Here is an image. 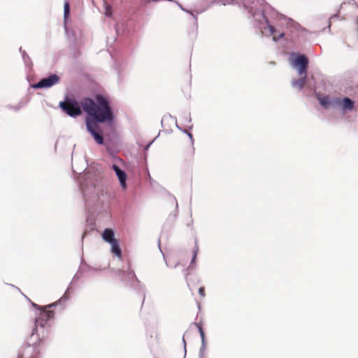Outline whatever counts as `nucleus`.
<instances>
[{"label": "nucleus", "instance_id": "obj_10", "mask_svg": "<svg viewBox=\"0 0 358 358\" xmlns=\"http://www.w3.org/2000/svg\"><path fill=\"white\" fill-rule=\"evenodd\" d=\"M40 344L34 340L24 342L19 350L20 358H38L40 354Z\"/></svg>", "mask_w": 358, "mask_h": 358}, {"label": "nucleus", "instance_id": "obj_8", "mask_svg": "<svg viewBox=\"0 0 358 358\" xmlns=\"http://www.w3.org/2000/svg\"><path fill=\"white\" fill-rule=\"evenodd\" d=\"M289 61L292 66L297 71L299 76L308 73L309 59L305 54L292 52L289 55Z\"/></svg>", "mask_w": 358, "mask_h": 358}, {"label": "nucleus", "instance_id": "obj_27", "mask_svg": "<svg viewBox=\"0 0 358 358\" xmlns=\"http://www.w3.org/2000/svg\"><path fill=\"white\" fill-rule=\"evenodd\" d=\"M194 324L198 328V331H199V334H200L201 343H206V335H205V332L203 331V329L202 328V327L199 324L196 323V322H194Z\"/></svg>", "mask_w": 358, "mask_h": 358}, {"label": "nucleus", "instance_id": "obj_19", "mask_svg": "<svg viewBox=\"0 0 358 358\" xmlns=\"http://www.w3.org/2000/svg\"><path fill=\"white\" fill-rule=\"evenodd\" d=\"M300 76L301 78L297 79H293L291 82L292 87L297 88L299 90H301L303 88L304 85L306 83L308 79L307 73L303 74L302 76Z\"/></svg>", "mask_w": 358, "mask_h": 358}, {"label": "nucleus", "instance_id": "obj_24", "mask_svg": "<svg viewBox=\"0 0 358 358\" xmlns=\"http://www.w3.org/2000/svg\"><path fill=\"white\" fill-rule=\"evenodd\" d=\"M103 7L104 9V15L108 17H112L113 14V9L110 1H103Z\"/></svg>", "mask_w": 358, "mask_h": 358}, {"label": "nucleus", "instance_id": "obj_30", "mask_svg": "<svg viewBox=\"0 0 358 358\" xmlns=\"http://www.w3.org/2000/svg\"><path fill=\"white\" fill-rule=\"evenodd\" d=\"M24 103L22 101L19 102L16 106L8 105L6 107L10 109H13L15 111H17L24 106Z\"/></svg>", "mask_w": 358, "mask_h": 358}, {"label": "nucleus", "instance_id": "obj_7", "mask_svg": "<svg viewBox=\"0 0 358 358\" xmlns=\"http://www.w3.org/2000/svg\"><path fill=\"white\" fill-rule=\"evenodd\" d=\"M71 4L70 1H64V28L65 31L66 36L68 38L69 43V47L71 50H74V58H77V54L80 55L79 51L77 50V41H78V30L71 29L69 27V22H71Z\"/></svg>", "mask_w": 358, "mask_h": 358}, {"label": "nucleus", "instance_id": "obj_32", "mask_svg": "<svg viewBox=\"0 0 358 358\" xmlns=\"http://www.w3.org/2000/svg\"><path fill=\"white\" fill-rule=\"evenodd\" d=\"M186 333H187V331H185V333L183 334L182 338V342L183 350H184L183 358H185L186 354H187V342L185 339V336Z\"/></svg>", "mask_w": 358, "mask_h": 358}, {"label": "nucleus", "instance_id": "obj_20", "mask_svg": "<svg viewBox=\"0 0 358 358\" xmlns=\"http://www.w3.org/2000/svg\"><path fill=\"white\" fill-rule=\"evenodd\" d=\"M110 252L116 256L117 258L120 259L122 257V252L120 247L119 240H116L115 241L110 243Z\"/></svg>", "mask_w": 358, "mask_h": 358}, {"label": "nucleus", "instance_id": "obj_4", "mask_svg": "<svg viewBox=\"0 0 358 358\" xmlns=\"http://www.w3.org/2000/svg\"><path fill=\"white\" fill-rule=\"evenodd\" d=\"M55 317L53 310L41 311L36 316L34 328L32 330L30 340H34L40 345L45 342L51 336V325L48 322Z\"/></svg>", "mask_w": 358, "mask_h": 358}, {"label": "nucleus", "instance_id": "obj_12", "mask_svg": "<svg viewBox=\"0 0 358 358\" xmlns=\"http://www.w3.org/2000/svg\"><path fill=\"white\" fill-rule=\"evenodd\" d=\"M59 81L60 77L57 73H49L48 76L41 78L31 87L34 89H48L59 83Z\"/></svg>", "mask_w": 358, "mask_h": 358}, {"label": "nucleus", "instance_id": "obj_23", "mask_svg": "<svg viewBox=\"0 0 358 358\" xmlns=\"http://www.w3.org/2000/svg\"><path fill=\"white\" fill-rule=\"evenodd\" d=\"M194 246L193 248V251H192V259H191V262H190V264H189V266L188 268H195L196 267V257H197V255H198V252H199V245H198V243H197V239L195 238V241H194Z\"/></svg>", "mask_w": 358, "mask_h": 358}, {"label": "nucleus", "instance_id": "obj_15", "mask_svg": "<svg viewBox=\"0 0 358 358\" xmlns=\"http://www.w3.org/2000/svg\"><path fill=\"white\" fill-rule=\"evenodd\" d=\"M279 16L280 20H284L287 22L286 26L288 29H290L292 31H307L306 28L303 27L299 22L294 21L293 19L288 17L283 14H280Z\"/></svg>", "mask_w": 358, "mask_h": 358}, {"label": "nucleus", "instance_id": "obj_42", "mask_svg": "<svg viewBox=\"0 0 358 358\" xmlns=\"http://www.w3.org/2000/svg\"><path fill=\"white\" fill-rule=\"evenodd\" d=\"M192 128H193V125L192 124H191L190 126L188 127V129L189 130L192 129Z\"/></svg>", "mask_w": 358, "mask_h": 358}, {"label": "nucleus", "instance_id": "obj_40", "mask_svg": "<svg viewBox=\"0 0 358 358\" xmlns=\"http://www.w3.org/2000/svg\"><path fill=\"white\" fill-rule=\"evenodd\" d=\"M19 52H20L21 55H22V52H26L25 50H22V47H20L19 48Z\"/></svg>", "mask_w": 358, "mask_h": 358}, {"label": "nucleus", "instance_id": "obj_26", "mask_svg": "<svg viewBox=\"0 0 358 358\" xmlns=\"http://www.w3.org/2000/svg\"><path fill=\"white\" fill-rule=\"evenodd\" d=\"M22 55V58L24 65L27 67H30L32 66V62L27 52H23Z\"/></svg>", "mask_w": 358, "mask_h": 358}, {"label": "nucleus", "instance_id": "obj_9", "mask_svg": "<svg viewBox=\"0 0 358 358\" xmlns=\"http://www.w3.org/2000/svg\"><path fill=\"white\" fill-rule=\"evenodd\" d=\"M115 29L117 37L129 39L136 32V21L133 17L122 19L116 23Z\"/></svg>", "mask_w": 358, "mask_h": 358}, {"label": "nucleus", "instance_id": "obj_14", "mask_svg": "<svg viewBox=\"0 0 358 358\" xmlns=\"http://www.w3.org/2000/svg\"><path fill=\"white\" fill-rule=\"evenodd\" d=\"M110 168L115 172V176L119 181L120 185L123 190H126L128 187L127 180L128 176L124 170L121 169L116 163L110 165Z\"/></svg>", "mask_w": 358, "mask_h": 358}, {"label": "nucleus", "instance_id": "obj_17", "mask_svg": "<svg viewBox=\"0 0 358 358\" xmlns=\"http://www.w3.org/2000/svg\"><path fill=\"white\" fill-rule=\"evenodd\" d=\"M169 201L170 204L175 208V210L173 213H170L168 220L170 221V229L172 228L173 223L176 220L178 217V203L176 198L172 194H169Z\"/></svg>", "mask_w": 358, "mask_h": 358}, {"label": "nucleus", "instance_id": "obj_41", "mask_svg": "<svg viewBox=\"0 0 358 358\" xmlns=\"http://www.w3.org/2000/svg\"><path fill=\"white\" fill-rule=\"evenodd\" d=\"M8 285L13 287H15L17 288L20 292V289L19 288H17V287H15V285H12V284H8Z\"/></svg>", "mask_w": 358, "mask_h": 358}, {"label": "nucleus", "instance_id": "obj_31", "mask_svg": "<svg viewBox=\"0 0 358 358\" xmlns=\"http://www.w3.org/2000/svg\"><path fill=\"white\" fill-rule=\"evenodd\" d=\"M206 347V343H201V345L199 348V357H205V350Z\"/></svg>", "mask_w": 358, "mask_h": 358}, {"label": "nucleus", "instance_id": "obj_21", "mask_svg": "<svg viewBox=\"0 0 358 358\" xmlns=\"http://www.w3.org/2000/svg\"><path fill=\"white\" fill-rule=\"evenodd\" d=\"M157 137H158V136L157 137H155L152 141L149 142L146 145H145L144 149H143L144 154H143V166H144L145 171L147 173V174L148 175L149 178L150 180L152 178H151V176L150 175L148 167V163H147V157H148V155H147L146 152L149 150V148H150V146L152 145V144L154 143V141L156 140V138Z\"/></svg>", "mask_w": 358, "mask_h": 358}, {"label": "nucleus", "instance_id": "obj_1", "mask_svg": "<svg viewBox=\"0 0 358 358\" xmlns=\"http://www.w3.org/2000/svg\"><path fill=\"white\" fill-rule=\"evenodd\" d=\"M84 106L86 130L96 144L103 145L105 143L104 133L100 124L111 131L116 127V115L112 101L108 96L96 93L94 98L87 96Z\"/></svg>", "mask_w": 358, "mask_h": 358}, {"label": "nucleus", "instance_id": "obj_36", "mask_svg": "<svg viewBox=\"0 0 358 358\" xmlns=\"http://www.w3.org/2000/svg\"><path fill=\"white\" fill-rule=\"evenodd\" d=\"M199 294L201 296H205V288L203 287H200L199 288Z\"/></svg>", "mask_w": 358, "mask_h": 358}, {"label": "nucleus", "instance_id": "obj_34", "mask_svg": "<svg viewBox=\"0 0 358 358\" xmlns=\"http://www.w3.org/2000/svg\"><path fill=\"white\" fill-rule=\"evenodd\" d=\"M338 17V15H332L329 18V24H328V26H327V28L329 29V30H330V27H331V20L335 19V18H337Z\"/></svg>", "mask_w": 358, "mask_h": 358}, {"label": "nucleus", "instance_id": "obj_2", "mask_svg": "<svg viewBox=\"0 0 358 358\" xmlns=\"http://www.w3.org/2000/svg\"><path fill=\"white\" fill-rule=\"evenodd\" d=\"M175 3L176 6H178L182 11L189 14L191 15V21L193 25L192 31H189V34H191L193 37H196L198 34V22H197V16L199 14H201L205 12L208 8L213 3H218L221 2V5L227 6V5H237L239 8H244L245 10L248 11L249 14H250L251 17L255 19L256 22H258V27L260 29H267L269 31L270 35L275 36V33L276 32V29L274 26H273L268 19V14L269 10L272 13H276L279 15L275 10L270 6L267 3L259 4V6H257V3L259 1H211L210 4H203L204 1H198L199 3H196L194 6H188L187 7H184L182 6L179 1H173ZM264 3H266V1H263Z\"/></svg>", "mask_w": 358, "mask_h": 358}, {"label": "nucleus", "instance_id": "obj_39", "mask_svg": "<svg viewBox=\"0 0 358 358\" xmlns=\"http://www.w3.org/2000/svg\"><path fill=\"white\" fill-rule=\"evenodd\" d=\"M158 248H159V250L161 251V252H162V253H163V252H162V249H161L160 240H159V241H158ZM162 255H163V257H164V259H165V256H164V254H162Z\"/></svg>", "mask_w": 358, "mask_h": 358}, {"label": "nucleus", "instance_id": "obj_16", "mask_svg": "<svg viewBox=\"0 0 358 358\" xmlns=\"http://www.w3.org/2000/svg\"><path fill=\"white\" fill-rule=\"evenodd\" d=\"M319 104L324 108H332L334 109L335 97L331 98L329 95H321L315 92Z\"/></svg>", "mask_w": 358, "mask_h": 358}, {"label": "nucleus", "instance_id": "obj_18", "mask_svg": "<svg viewBox=\"0 0 358 358\" xmlns=\"http://www.w3.org/2000/svg\"><path fill=\"white\" fill-rule=\"evenodd\" d=\"M115 231L113 228H105L101 233V238L103 241L108 244L112 243L113 242L117 240L115 238Z\"/></svg>", "mask_w": 358, "mask_h": 358}, {"label": "nucleus", "instance_id": "obj_22", "mask_svg": "<svg viewBox=\"0 0 358 358\" xmlns=\"http://www.w3.org/2000/svg\"><path fill=\"white\" fill-rule=\"evenodd\" d=\"M101 269H98V268H95L92 266H91L90 265L87 264L85 260L83 259V258L81 259V261H80V266L78 268V273H90L91 271H100Z\"/></svg>", "mask_w": 358, "mask_h": 358}, {"label": "nucleus", "instance_id": "obj_33", "mask_svg": "<svg viewBox=\"0 0 358 358\" xmlns=\"http://www.w3.org/2000/svg\"><path fill=\"white\" fill-rule=\"evenodd\" d=\"M285 34L284 32L280 33L278 36H273V41L275 42L279 41L280 39L283 38Z\"/></svg>", "mask_w": 358, "mask_h": 358}, {"label": "nucleus", "instance_id": "obj_45", "mask_svg": "<svg viewBox=\"0 0 358 358\" xmlns=\"http://www.w3.org/2000/svg\"><path fill=\"white\" fill-rule=\"evenodd\" d=\"M199 358H205V357H199Z\"/></svg>", "mask_w": 358, "mask_h": 358}, {"label": "nucleus", "instance_id": "obj_11", "mask_svg": "<svg viewBox=\"0 0 358 358\" xmlns=\"http://www.w3.org/2000/svg\"><path fill=\"white\" fill-rule=\"evenodd\" d=\"M355 108V101L348 96H336L334 109H338L345 114L352 111Z\"/></svg>", "mask_w": 358, "mask_h": 358}, {"label": "nucleus", "instance_id": "obj_3", "mask_svg": "<svg viewBox=\"0 0 358 358\" xmlns=\"http://www.w3.org/2000/svg\"><path fill=\"white\" fill-rule=\"evenodd\" d=\"M79 174L78 187L83 198L85 210L88 213L86 222L92 227L95 224L92 216L108 207L110 195L103 191L100 193L97 192L98 187L103 180L101 171L98 169H89L83 174Z\"/></svg>", "mask_w": 358, "mask_h": 358}, {"label": "nucleus", "instance_id": "obj_35", "mask_svg": "<svg viewBox=\"0 0 358 358\" xmlns=\"http://www.w3.org/2000/svg\"><path fill=\"white\" fill-rule=\"evenodd\" d=\"M185 122L191 123L192 118H191L190 113H187L185 115Z\"/></svg>", "mask_w": 358, "mask_h": 358}, {"label": "nucleus", "instance_id": "obj_28", "mask_svg": "<svg viewBox=\"0 0 358 358\" xmlns=\"http://www.w3.org/2000/svg\"><path fill=\"white\" fill-rule=\"evenodd\" d=\"M82 274H83V273H78V271L77 273L74 275L72 281L70 282L69 287H67V289L69 287H70L69 291L67 292V296H69V299H70V296L69 295H70L71 292H72L71 285L73 284V280H78L80 279V278L81 277Z\"/></svg>", "mask_w": 358, "mask_h": 358}, {"label": "nucleus", "instance_id": "obj_6", "mask_svg": "<svg viewBox=\"0 0 358 358\" xmlns=\"http://www.w3.org/2000/svg\"><path fill=\"white\" fill-rule=\"evenodd\" d=\"M87 99V96H84L78 101L73 95L66 94L64 101L59 102V107L69 117L76 118L83 111L85 113L84 103Z\"/></svg>", "mask_w": 358, "mask_h": 358}, {"label": "nucleus", "instance_id": "obj_44", "mask_svg": "<svg viewBox=\"0 0 358 358\" xmlns=\"http://www.w3.org/2000/svg\"><path fill=\"white\" fill-rule=\"evenodd\" d=\"M273 64H275V62H272L271 65H273Z\"/></svg>", "mask_w": 358, "mask_h": 358}, {"label": "nucleus", "instance_id": "obj_43", "mask_svg": "<svg viewBox=\"0 0 358 358\" xmlns=\"http://www.w3.org/2000/svg\"><path fill=\"white\" fill-rule=\"evenodd\" d=\"M178 264V263H176L174 266V268H176L177 265Z\"/></svg>", "mask_w": 358, "mask_h": 358}, {"label": "nucleus", "instance_id": "obj_5", "mask_svg": "<svg viewBox=\"0 0 358 358\" xmlns=\"http://www.w3.org/2000/svg\"><path fill=\"white\" fill-rule=\"evenodd\" d=\"M116 275L119 277L120 280L122 282L126 288L132 289L140 295L141 301V307L143 306L146 295V287L137 278L134 271L131 269L128 264L127 270L118 269Z\"/></svg>", "mask_w": 358, "mask_h": 358}, {"label": "nucleus", "instance_id": "obj_29", "mask_svg": "<svg viewBox=\"0 0 358 358\" xmlns=\"http://www.w3.org/2000/svg\"><path fill=\"white\" fill-rule=\"evenodd\" d=\"M185 134L189 138L190 143H191V147H192V155H193L194 154V152H195V148L194 147V140L193 134L191 132L188 131H187V132Z\"/></svg>", "mask_w": 358, "mask_h": 358}, {"label": "nucleus", "instance_id": "obj_37", "mask_svg": "<svg viewBox=\"0 0 358 358\" xmlns=\"http://www.w3.org/2000/svg\"><path fill=\"white\" fill-rule=\"evenodd\" d=\"M87 236V232L84 231L82 236H81V243H82V250H83V240L85 237Z\"/></svg>", "mask_w": 358, "mask_h": 358}, {"label": "nucleus", "instance_id": "obj_25", "mask_svg": "<svg viewBox=\"0 0 358 358\" xmlns=\"http://www.w3.org/2000/svg\"><path fill=\"white\" fill-rule=\"evenodd\" d=\"M167 117H169L170 118L174 120L175 121V123H176V128L180 130L181 132H182L183 134H186L187 132V129H183L180 126H179L178 124V122H177V118L174 116H172L171 115L169 114L168 115H164V117H162V120L161 121V124H162V127H163V122L165 119L167 118Z\"/></svg>", "mask_w": 358, "mask_h": 358}, {"label": "nucleus", "instance_id": "obj_13", "mask_svg": "<svg viewBox=\"0 0 358 358\" xmlns=\"http://www.w3.org/2000/svg\"><path fill=\"white\" fill-rule=\"evenodd\" d=\"M70 287L66 289L64 294L62 295V296L57 300V301L50 303L45 306H41L40 305H38L33 301H31L27 296L23 294L31 303V306L36 310H38V313L41 311L45 310H51L50 308L57 306L58 305H61L63 302H65L69 300V296H67V292L69 291Z\"/></svg>", "mask_w": 358, "mask_h": 358}, {"label": "nucleus", "instance_id": "obj_38", "mask_svg": "<svg viewBox=\"0 0 358 358\" xmlns=\"http://www.w3.org/2000/svg\"><path fill=\"white\" fill-rule=\"evenodd\" d=\"M115 159H117V161H119L120 162H121L122 164H125V162L124 159H122V158L119 157H115Z\"/></svg>", "mask_w": 358, "mask_h": 358}]
</instances>
